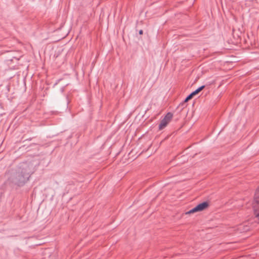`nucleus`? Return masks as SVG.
<instances>
[{
    "label": "nucleus",
    "instance_id": "nucleus-1",
    "mask_svg": "<svg viewBox=\"0 0 259 259\" xmlns=\"http://www.w3.org/2000/svg\"><path fill=\"white\" fill-rule=\"evenodd\" d=\"M20 171H18L14 179V182L19 186H22L29 180L33 172V165L31 163H23L21 165Z\"/></svg>",
    "mask_w": 259,
    "mask_h": 259
},
{
    "label": "nucleus",
    "instance_id": "nucleus-7",
    "mask_svg": "<svg viewBox=\"0 0 259 259\" xmlns=\"http://www.w3.org/2000/svg\"><path fill=\"white\" fill-rule=\"evenodd\" d=\"M139 34H141H141H143V30H140L139 31Z\"/></svg>",
    "mask_w": 259,
    "mask_h": 259
},
{
    "label": "nucleus",
    "instance_id": "nucleus-2",
    "mask_svg": "<svg viewBox=\"0 0 259 259\" xmlns=\"http://www.w3.org/2000/svg\"><path fill=\"white\" fill-rule=\"evenodd\" d=\"M253 207L255 218L259 222V187L256 189L254 194Z\"/></svg>",
    "mask_w": 259,
    "mask_h": 259
},
{
    "label": "nucleus",
    "instance_id": "nucleus-4",
    "mask_svg": "<svg viewBox=\"0 0 259 259\" xmlns=\"http://www.w3.org/2000/svg\"><path fill=\"white\" fill-rule=\"evenodd\" d=\"M172 114L170 112L167 113L165 117L161 120L159 124V130H161L164 128L172 118Z\"/></svg>",
    "mask_w": 259,
    "mask_h": 259
},
{
    "label": "nucleus",
    "instance_id": "nucleus-5",
    "mask_svg": "<svg viewBox=\"0 0 259 259\" xmlns=\"http://www.w3.org/2000/svg\"><path fill=\"white\" fill-rule=\"evenodd\" d=\"M194 96V95L193 94V93H191L190 95H189L185 99L184 101V103H182V105H184V104H185V103H186L187 102H188L189 100H190V99H191L193 96Z\"/></svg>",
    "mask_w": 259,
    "mask_h": 259
},
{
    "label": "nucleus",
    "instance_id": "nucleus-6",
    "mask_svg": "<svg viewBox=\"0 0 259 259\" xmlns=\"http://www.w3.org/2000/svg\"><path fill=\"white\" fill-rule=\"evenodd\" d=\"M205 88V85H202L198 88L197 89H196L195 91L193 92V94L195 95L198 94L200 91H201L204 88Z\"/></svg>",
    "mask_w": 259,
    "mask_h": 259
},
{
    "label": "nucleus",
    "instance_id": "nucleus-3",
    "mask_svg": "<svg viewBox=\"0 0 259 259\" xmlns=\"http://www.w3.org/2000/svg\"><path fill=\"white\" fill-rule=\"evenodd\" d=\"M209 206V203L207 201L203 202L200 204H198L195 207L189 210L186 213L190 214L198 211H202Z\"/></svg>",
    "mask_w": 259,
    "mask_h": 259
}]
</instances>
